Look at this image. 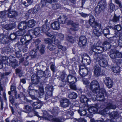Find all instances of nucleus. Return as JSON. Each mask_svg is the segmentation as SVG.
I'll list each match as a JSON object with an SVG mask.
<instances>
[{
    "instance_id": "nucleus-1",
    "label": "nucleus",
    "mask_w": 122,
    "mask_h": 122,
    "mask_svg": "<svg viewBox=\"0 0 122 122\" xmlns=\"http://www.w3.org/2000/svg\"><path fill=\"white\" fill-rule=\"evenodd\" d=\"M90 88L92 92L96 94L99 91L96 97V100L100 101H104V96H107V93L104 88L100 90L99 84L96 81L93 80L90 84Z\"/></svg>"
},
{
    "instance_id": "nucleus-2",
    "label": "nucleus",
    "mask_w": 122,
    "mask_h": 122,
    "mask_svg": "<svg viewBox=\"0 0 122 122\" xmlns=\"http://www.w3.org/2000/svg\"><path fill=\"white\" fill-rule=\"evenodd\" d=\"M88 23L90 25L94 28L93 33L97 36H100L101 34V32L100 30V27L96 21L95 19L92 15L89 17Z\"/></svg>"
},
{
    "instance_id": "nucleus-3",
    "label": "nucleus",
    "mask_w": 122,
    "mask_h": 122,
    "mask_svg": "<svg viewBox=\"0 0 122 122\" xmlns=\"http://www.w3.org/2000/svg\"><path fill=\"white\" fill-rule=\"evenodd\" d=\"M97 53L95 52L94 55V61L97 62L99 65L102 67L106 66L107 65V60L103 58L102 54Z\"/></svg>"
},
{
    "instance_id": "nucleus-4",
    "label": "nucleus",
    "mask_w": 122,
    "mask_h": 122,
    "mask_svg": "<svg viewBox=\"0 0 122 122\" xmlns=\"http://www.w3.org/2000/svg\"><path fill=\"white\" fill-rule=\"evenodd\" d=\"M103 45L104 46L103 47L92 46L91 48V51L96 53H101L103 52L104 50H107L110 48V45L108 42L105 41Z\"/></svg>"
},
{
    "instance_id": "nucleus-5",
    "label": "nucleus",
    "mask_w": 122,
    "mask_h": 122,
    "mask_svg": "<svg viewBox=\"0 0 122 122\" xmlns=\"http://www.w3.org/2000/svg\"><path fill=\"white\" fill-rule=\"evenodd\" d=\"M52 116L47 114L46 112H44V115L42 117L44 119L53 121V122H62V119L60 118H53Z\"/></svg>"
},
{
    "instance_id": "nucleus-6",
    "label": "nucleus",
    "mask_w": 122,
    "mask_h": 122,
    "mask_svg": "<svg viewBox=\"0 0 122 122\" xmlns=\"http://www.w3.org/2000/svg\"><path fill=\"white\" fill-rule=\"evenodd\" d=\"M98 5L99 6L98 8H96L95 9V11L97 13H99L104 9L107 5L105 1L101 0L98 3Z\"/></svg>"
},
{
    "instance_id": "nucleus-7",
    "label": "nucleus",
    "mask_w": 122,
    "mask_h": 122,
    "mask_svg": "<svg viewBox=\"0 0 122 122\" xmlns=\"http://www.w3.org/2000/svg\"><path fill=\"white\" fill-rule=\"evenodd\" d=\"M110 56L112 59H114L116 58L121 57L122 54L116 50H112L110 51Z\"/></svg>"
},
{
    "instance_id": "nucleus-8",
    "label": "nucleus",
    "mask_w": 122,
    "mask_h": 122,
    "mask_svg": "<svg viewBox=\"0 0 122 122\" xmlns=\"http://www.w3.org/2000/svg\"><path fill=\"white\" fill-rule=\"evenodd\" d=\"M46 94L45 96V99L47 100L52 95V91L53 90V87L51 85H48L46 87Z\"/></svg>"
},
{
    "instance_id": "nucleus-9",
    "label": "nucleus",
    "mask_w": 122,
    "mask_h": 122,
    "mask_svg": "<svg viewBox=\"0 0 122 122\" xmlns=\"http://www.w3.org/2000/svg\"><path fill=\"white\" fill-rule=\"evenodd\" d=\"M116 108L115 105H113L111 103L108 104L106 108L102 111V112H103L104 114H109V112H108L109 110L110 109H115Z\"/></svg>"
},
{
    "instance_id": "nucleus-10",
    "label": "nucleus",
    "mask_w": 122,
    "mask_h": 122,
    "mask_svg": "<svg viewBox=\"0 0 122 122\" xmlns=\"http://www.w3.org/2000/svg\"><path fill=\"white\" fill-rule=\"evenodd\" d=\"M79 72L80 75L82 77L86 76L88 73L87 69L82 66H80Z\"/></svg>"
},
{
    "instance_id": "nucleus-11",
    "label": "nucleus",
    "mask_w": 122,
    "mask_h": 122,
    "mask_svg": "<svg viewBox=\"0 0 122 122\" xmlns=\"http://www.w3.org/2000/svg\"><path fill=\"white\" fill-rule=\"evenodd\" d=\"M104 81L107 86L109 88L112 87L113 83L112 80L109 77H106L104 79Z\"/></svg>"
},
{
    "instance_id": "nucleus-12",
    "label": "nucleus",
    "mask_w": 122,
    "mask_h": 122,
    "mask_svg": "<svg viewBox=\"0 0 122 122\" xmlns=\"http://www.w3.org/2000/svg\"><path fill=\"white\" fill-rule=\"evenodd\" d=\"M13 51V48L10 45L3 47L2 49V52L3 53H5L7 54H10L12 53Z\"/></svg>"
},
{
    "instance_id": "nucleus-13",
    "label": "nucleus",
    "mask_w": 122,
    "mask_h": 122,
    "mask_svg": "<svg viewBox=\"0 0 122 122\" xmlns=\"http://www.w3.org/2000/svg\"><path fill=\"white\" fill-rule=\"evenodd\" d=\"M8 16L10 18H12L15 17L17 15V12L14 10H11L10 8L7 10Z\"/></svg>"
},
{
    "instance_id": "nucleus-14",
    "label": "nucleus",
    "mask_w": 122,
    "mask_h": 122,
    "mask_svg": "<svg viewBox=\"0 0 122 122\" xmlns=\"http://www.w3.org/2000/svg\"><path fill=\"white\" fill-rule=\"evenodd\" d=\"M69 100L66 98L62 99L60 102V106L62 107L66 108L68 107L69 104Z\"/></svg>"
},
{
    "instance_id": "nucleus-15",
    "label": "nucleus",
    "mask_w": 122,
    "mask_h": 122,
    "mask_svg": "<svg viewBox=\"0 0 122 122\" xmlns=\"http://www.w3.org/2000/svg\"><path fill=\"white\" fill-rule=\"evenodd\" d=\"M39 48V46H36V48H35L30 51L29 54L31 58H33L36 57L37 55V51L38 50Z\"/></svg>"
},
{
    "instance_id": "nucleus-16",
    "label": "nucleus",
    "mask_w": 122,
    "mask_h": 122,
    "mask_svg": "<svg viewBox=\"0 0 122 122\" xmlns=\"http://www.w3.org/2000/svg\"><path fill=\"white\" fill-rule=\"evenodd\" d=\"M94 70L95 76L97 77L99 76L101 72L100 67L98 65H96L94 67Z\"/></svg>"
},
{
    "instance_id": "nucleus-17",
    "label": "nucleus",
    "mask_w": 122,
    "mask_h": 122,
    "mask_svg": "<svg viewBox=\"0 0 122 122\" xmlns=\"http://www.w3.org/2000/svg\"><path fill=\"white\" fill-rule=\"evenodd\" d=\"M86 39L85 36H82L80 37L79 43V44L81 45V46H86Z\"/></svg>"
},
{
    "instance_id": "nucleus-18",
    "label": "nucleus",
    "mask_w": 122,
    "mask_h": 122,
    "mask_svg": "<svg viewBox=\"0 0 122 122\" xmlns=\"http://www.w3.org/2000/svg\"><path fill=\"white\" fill-rule=\"evenodd\" d=\"M54 43L57 46L58 48L62 50L63 51H65L66 50V48L64 46H63L60 44V42L57 39H54Z\"/></svg>"
},
{
    "instance_id": "nucleus-19",
    "label": "nucleus",
    "mask_w": 122,
    "mask_h": 122,
    "mask_svg": "<svg viewBox=\"0 0 122 122\" xmlns=\"http://www.w3.org/2000/svg\"><path fill=\"white\" fill-rule=\"evenodd\" d=\"M99 107L97 105L96 107H92L89 108L87 111L88 112V113L94 114L97 113Z\"/></svg>"
},
{
    "instance_id": "nucleus-20",
    "label": "nucleus",
    "mask_w": 122,
    "mask_h": 122,
    "mask_svg": "<svg viewBox=\"0 0 122 122\" xmlns=\"http://www.w3.org/2000/svg\"><path fill=\"white\" fill-rule=\"evenodd\" d=\"M27 27L26 23L25 21L21 22L18 25V28L20 30H24Z\"/></svg>"
},
{
    "instance_id": "nucleus-21",
    "label": "nucleus",
    "mask_w": 122,
    "mask_h": 122,
    "mask_svg": "<svg viewBox=\"0 0 122 122\" xmlns=\"http://www.w3.org/2000/svg\"><path fill=\"white\" fill-rule=\"evenodd\" d=\"M67 81L68 82V84L72 82H75L76 81V78L71 76V75H69L67 77Z\"/></svg>"
},
{
    "instance_id": "nucleus-22",
    "label": "nucleus",
    "mask_w": 122,
    "mask_h": 122,
    "mask_svg": "<svg viewBox=\"0 0 122 122\" xmlns=\"http://www.w3.org/2000/svg\"><path fill=\"white\" fill-rule=\"evenodd\" d=\"M93 97L90 98V99L87 98L86 97L85 95H82L80 97V100L81 102L83 103H87L89 101V100L92 99V100L94 99L93 98Z\"/></svg>"
},
{
    "instance_id": "nucleus-23",
    "label": "nucleus",
    "mask_w": 122,
    "mask_h": 122,
    "mask_svg": "<svg viewBox=\"0 0 122 122\" xmlns=\"http://www.w3.org/2000/svg\"><path fill=\"white\" fill-rule=\"evenodd\" d=\"M7 36L1 35L0 36V42L3 44L7 43L8 41V39Z\"/></svg>"
},
{
    "instance_id": "nucleus-24",
    "label": "nucleus",
    "mask_w": 122,
    "mask_h": 122,
    "mask_svg": "<svg viewBox=\"0 0 122 122\" xmlns=\"http://www.w3.org/2000/svg\"><path fill=\"white\" fill-rule=\"evenodd\" d=\"M40 79L37 77L36 75L33 74L31 77L32 82L33 84H37L38 82L39 79Z\"/></svg>"
},
{
    "instance_id": "nucleus-25",
    "label": "nucleus",
    "mask_w": 122,
    "mask_h": 122,
    "mask_svg": "<svg viewBox=\"0 0 122 122\" xmlns=\"http://www.w3.org/2000/svg\"><path fill=\"white\" fill-rule=\"evenodd\" d=\"M52 28L54 30H58L60 28V26L58 22L55 21L51 24Z\"/></svg>"
},
{
    "instance_id": "nucleus-26",
    "label": "nucleus",
    "mask_w": 122,
    "mask_h": 122,
    "mask_svg": "<svg viewBox=\"0 0 122 122\" xmlns=\"http://www.w3.org/2000/svg\"><path fill=\"white\" fill-rule=\"evenodd\" d=\"M66 18V17L65 15H62L60 16L58 18V22L60 23L64 24L65 23Z\"/></svg>"
},
{
    "instance_id": "nucleus-27",
    "label": "nucleus",
    "mask_w": 122,
    "mask_h": 122,
    "mask_svg": "<svg viewBox=\"0 0 122 122\" xmlns=\"http://www.w3.org/2000/svg\"><path fill=\"white\" fill-rule=\"evenodd\" d=\"M57 2V0H42L41 3L43 6H45L46 3L51 4L53 2Z\"/></svg>"
},
{
    "instance_id": "nucleus-28",
    "label": "nucleus",
    "mask_w": 122,
    "mask_h": 122,
    "mask_svg": "<svg viewBox=\"0 0 122 122\" xmlns=\"http://www.w3.org/2000/svg\"><path fill=\"white\" fill-rule=\"evenodd\" d=\"M36 74H37L36 75L37 77L42 80H43V78L42 79V78H44V77L43 76L44 72L43 71L41 70H39L37 72Z\"/></svg>"
},
{
    "instance_id": "nucleus-29",
    "label": "nucleus",
    "mask_w": 122,
    "mask_h": 122,
    "mask_svg": "<svg viewBox=\"0 0 122 122\" xmlns=\"http://www.w3.org/2000/svg\"><path fill=\"white\" fill-rule=\"evenodd\" d=\"M8 58L6 56H3L0 58V59L2 61V62L3 63L8 65L9 63Z\"/></svg>"
},
{
    "instance_id": "nucleus-30",
    "label": "nucleus",
    "mask_w": 122,
    "mask_h": 122,
    "mask_svg": "<svg viewBox=\"0 0 122 122\" xmlns=\"http://www.w3.org/2000/svg\"><path fill=\"white\" fill-rule=\"evenodd\" d=\"M33 0H22L23 4L25 6H28L30 5L33 2Z\"/></svg>"
},
{
    "instance_id": "nucleus-31",
    "label": "nucleus",
    "mask_w": 122,
    "mask_h": 122,
    "mask_svg": "<svg viewBox=\"0 0 122 122\" xmlns=\"http://www.w3.org/2000/svg\"><path fill=\"white\" fill-rule=\"evenodd\" d=\"M15 26V25L14 24H10L5 25L3 27L5 29L7 30H11Z\"/></svg>"
},
{
    "instance_id": "nucleus-32",
    "label": "nucleus",
    "mask_w": 122,
    "mask_h": 122,
    "mask_svg": "<svg viewBox=\"0 0 122 122\" xmlns=\"http://www.w3.org/2000/svg\"><path fill=\"white\" fill-rule=\"evenodd\" d=\"M36 22L33 20H29L27 23V25L29 27H32L35 25Z\"/></svg>"
},
{
    "instance_id": "nucleus-33",
    "label": "nucleus",
    "mask_w": 122,
    "mask_h": 122,
    "mask_svg": "<svg viewBox=\"0 0 122 122\" xmlns=\"http://www.w3.org/2000/svg\"><path fill=\"white\" fill-rule=\"evenodd\" d=\"M50 30V28L48 25H43L42 27L41 30L45 33L48 32Z\"/></svg>"
},
{
    "instance_id": "nucleus-34",
    "label": "nucleus",
    "mask_w": 122,
    "mask_h": 122,
    "mask_svg": "<svg viewBox=\"0 0 122 122\" xmlns=\"http://www.w3.org/2000/svg\"><path fill=\"white\" fill-rule=\"evenodd\" d=\"M26 35V36H27L31 40L33 36L35 35L33 30H30L28 31V33Z\"/></svg>"
},
{
    "instance_id": "nucleus-35",
    "label": "nucleus",
    "mask_w": 122,
    "mask_h": 122,
    "mask_svg": "<svg viewBox=\"0 0 122 122\" xmlns=\"http://www.w3.org/2000/svg\"><path fill=\"white\" fill-rule=\"evenodd\" d=\"M119 114L117 112L113 111L110 114V117L112 118H115L119 117Z\"/></svg>"
},
{
    "instance_id": "nucleus-36",
    "label": "nucleus",
    "mask_w": 122,
    "mask_h": 122,
    "mask_svg": "<svg viewBox=\"0 0 122 122\" xmlns=\"http://www.w3.org/2000/svg\"><path fill=\"white\" fill-rule=\"evenodd\" d=\"M110 29H109L107 28L104 29L102 33H103L104 36L107 38H108V37H107V36L110 35Z\"/></svg>"
},
{
    "instance_id": "nucleus-37",
    "label": "nucleus",
    "mask_w": 122,
    "mask_h": 122,
    "mask_svg": "<svg viewBox=\"0 0 122 122\" xmlns=\"http://www.w3.org/2000/svg\"><path fill=\"white\" fill-rule=\"evenodd\" d=\"M78 112L81 116H84L86 115L88 116L89 114L88 112L85 110H79L78 111Z\"/></svg>"
},
{
    "instance_id": "nucleus-38",
    "label": "nucleus",
    "mask_w": 122,
    "mask_h": 122,
    "mask_svg": "<svg viewBox=\"0 0 122 122\" xmlns=\"http://www.w3.org/2000/svg\"><path fill=\"white\" fill-rule=\"evenodd\" d=\"M23 108L27 112H30L32 110V107L28 105H25Z\"/></svg>"
},
{
    "instance_id": "nucleus-39",
    "label": "nucleus",
    "mask_w": 122,
    "mask_h": 122,
    "mask_svg": "<svg viewBox=\"0 0 122 122\" xmlns=\"http://www.w3.org/2000/svg\"><path fill=\"white\" fill-rule=\"evenodd\" d=\"M49 70L48 69L46 68L45 71H43L44 72V77H45L46 78H47L51 76V74L49 73Z\"/></svg>"
},
{
    "instance_id": "nucleus-40",
    "label": "nucleus",
    "mask_w": 122,
    "mask_h": 122,
    "mask_svg": "<svg viewBox=\"0 0 122 122\" xmlns=\"http://www.w3.org/2000/svg\"><path fill=\"white\" fill-rule=\"evenodd\" d=\"M120 17V15L117 16L115 14L114 15L112 20L114 22H118L119 21Z\"/></svg>"
},
{
    "instance_id": "nucleus-41",
    "label": "nucleus",
    "mask_w": 122,
    "mask_h": 122,
    "mask_svg": "<svg viewBox=\"0 0 122 122\" xmlns=\"http://www.w3.org/2000/svg\"><path fill=\"white\" fill-rule=\"evenodd\" d=\"M8 65L11 66L13 68H15L18 66V62L17 61L10 63Z\"/></svg>"
},
{
    "instance_id": "nucleus-42",
    "label": "nucleus",
    "mask_w": 122,
    "mask_h": 122,
    "mask_svg": "<svg viewBox=\"0 0 122 122\" xmlns=\"http://www.w3.org/2000/svg\"><path fill=\"white\" fill-rule=\"evenodd\" d=\"M25 33L24 30H20L16 31L15 34L16 36H20L23 35Z\"/></svg>"
},
{
    "instance_id": "nucleus-43",
    "label": "nucleus",
    "mask_w": 122,
    "mask_h": 122,
    "mask_svg": "<svg viewBox=\"0 0 122 122\" xmlns=\"http://www.w3.org/2000/svg\"><path fill=\"white\" fill-rule=\"evenodd\" d=\"M75 82H72L68 84L70 88L73 90H76V87L75 84Z\"/></svg>"
},
{
    "instance_id": "nucleus-44",
    "label": "nucleus",
    "mask_w": 122,
    "mask_h": 122,
    "mask_svg": "<svg viewBox=\"0 0 122 122\" xmlns=\"http://www.w3.org/2000/svg\"><path fill=\"white\" fill-rule=\"evenodd\" d=\"M33 31L34 35L36 36L38 35L40 33V29L39 27H37L35 28Z\"/></svg>"
},
{
    "instance_id": "nucleus-45",
    "label": "nucleus",
    "mask_w": 122,
    "mask_h": 122,
    "mask_svg": "<svg viewBox=\"0 0 122 122\" xmlns=\"http://www.w3.org/2000/svg\"><path fill=\"white\" fill-rule=\"evenodd\" d=\"M68 96L69 98L71 99H75L77 97L76 94L74 92L70 93Z\"/></svg>"
},
{
    "instance_id": "nucleus-46",
    "label": "nucleus",
    "mask_w": 122,
    "mask_h": 122,
    "mask_svg": "<svg viewBox=\"0 0 122 122\" xmlns=\"http://www.w3.org/2000/svg\"><path fill=\"white\" fill-rule=\"evenodd\" d=\"M48 48L50 50L52 51L54 50L56 48V47L52 44H49L47 46Z\"/></svg>"
},
{
    "instance_id": "nucleus-47",
    "label": "nucleus",
    "mask_w": 122,
    "mask_h": 122,
    "mask_svg": "<svg viewBox=\"0 0 122 122\" xmlns=\"http://www.w3.org/2000/svg\"><path fill=\"white\" fill-rule=\"evenodd\" d=\"M120 67L117 66L115 67H113L112 69L113 72L115 73H117L120 71Z\"/></svg>"
},
{
    "instance_id": "nucleus-48",
    "label": "nucleus",
    "mask_w": 122,
    "mask_h": 122,
    "mask_svg": "<svg viewBox=\"0 0 122 122\" xmlns=\"http://www.w3.org/2000/svg\"><path fill=\"white\" fill-rule=\"evenodd\" d=\"M16 35L14 33L11 34L8 37V38L11 40H13L15 39L16 38Z\"/></svg>"
},
{
    "instance_id": "nucleus-49",
    "label": "nucleus",
    "mask_w": 122,
    "mask_h": 122,
    "mask_svg": "<svg viewBox=\"0 0 122 122\" xmlns=\"http://www.w3.org/2000/svg\"><path fill=\"white\" fill-rule=\"evenodd\" d=\"M27 39H29V38L26 36V35L22 36L20 39V41L23 44H24V43L25 42L26 40Z\"/></svg>"
},
{
    "instance_id": "nucleus-50",
    "label": "nucleus",
    "mask_w": 122,
    "mask_h": 122,
    "mask_svg": "<svg viewBox=\"0 0 122 122\" xmlns=\"http://www.w3.org/2000/svg\"><path fill=\"white\" fill-rule=\"evenodd\" d=\"M8 61L9 62V64L10 63L13 62L14 61H16V60L15 59V58L11 56H9L8 58Z\"/></svg>"
},
{
    "instance_id": "nucleus-51",
    "label": "nucleus",
    "mask_w": 122,
    "mask_h": 122,
    "mask_svg": "<svg viewBox=\"0 0 122 122\" xmlns=\"http://www.w3.org/2000/svg\"><path fill=\"white\" fill-rule=\"evenodd\" d=\"M45 34L47 36L49 37H52V38L53 39L56 38V36L55 35L52 34L49 32H47L45 33Z\"/></svg>"
},
{
    "instance_id": "nucleus-52",
    "label": "nucleus",
    "mask_w": 122,
    "mask_h": 122,
    "mask_svg": "<svg viewBox=\"0 0 122 122\" xmlns=\"http://www.w3.org/2000/svg\"><path fill=\"white\" fill-rule=\"evenodd\" d=\"M44 41L46 44H51L53 43V41L49 38H45L44 39Z\"/></svg>"
},
{
    "instance_id": "nucleus-53",
    "label": "nucleus",
    "mask_w": 122,
    "mask_h": 122,
    "mask_svg": "<svg viewBox=\"0 0 122 122\" xmlns=\"http://www.w3.org/2000/svg\"><path fill=\"white\" fill-rule=\"evenodd\" d=\"M37 90L35 89L30 90L29 92V94L30 96L34 95L35 93H37Z\"/></svg>"
},
{
    "instance_id": "nucleus-54",
    "label": "nucleus",
    "mask_w": 122,
    "mask_h": 122,
    "mask_svg": "<svg viewBox=\"0 0 122 122\" xmlns=\"http://www.w3.org/2000/svg\"><path fill=\"white\" fill-rule=\"evenodd\" d=\"M122 27L120 24L115 25L114 27V28L118 31H120L122 29Z\"/></svg>"
},
{
    "instance_id": "nucleus-55",
    "label": "nucleus",
    "mask_w": 122,
    "mask_h": 122,
    "mask_svg": "<svg viewBox=\"0 0 122 122\" xmlns=\"http://www.w3.org/2000/svg\"><path fill=\"white\" fill-rule=\"evenodd\" d=\"M72 26L73 27V30H74L77 31V28L78 26V23H73L72 24Z\"/></svg>"
},
{
    "instance_id": "nucleus-56",
    "label": "nucleus",
    "mask_w": 122,
    "mask_h": 122,
    "mask_svg": "<svg viewBox=\"0 0 122 122\" xmlns=\"http://www.w3.org/2000/svg\"><path fill=\"white\" fill-rule=\"evenodd\" d=\"M67 39L68 41L71 43H73L74 41L73 38L71 36H68Z\"/></svg>"
},
{
    "instance_id": "nucleus-57",
    "label": "nucleus",
    "mask_w": 122,
    "mask_h": 122,
    "mask_svg": "<svg viewBox=\"0 0 122 122\" xmlns=\"http://www.w3.org/2000/svg\"><path fill=\"white\" fill-rule=\"evenodd\" d=\"M57 36L59 39L61 40H63L64 38V35L63 34L61 33H58L57 34Z\"/></svg>"
},
{
    "instance_id": "nucleus-58",
    "label": "nucleus",
    "mask_w": 122,
    "mask_h": 122,
    "mask_svg": "<svg viewBox=\"0 0 122 122\" xmlns=\"http://www.w3.org/2000/svg\"><path fill=\"white\" fill-rule=\"evenodd\" d=\"M52 6L54 9H56L60 8V5L58 3L56 4L53 5Z\"/></svg>"
},
{
    "instance_id": "nucleus-59",
    "label": "nucleus",
    "mask_w": 122,
    "mask_h": 122,
    "mask_svg": "<svg viewBox=\"0 0 122 122\" xmlns=\"http://www.w3.org/2000/svg\"><path fill=\"white\" fill-rule=\"evenodd\" d=\"M16 55L17 57H20L22 56V52L21 51H19L15 52Z\"/></svg>"
},
{
    "instance_id": "nucleus-60",
    "label": "nucleus",
    "mask_w": 122,
    "mask_h": 122,
    "mask_svg": "<svg viewBox=\"0 0 122 122\" xmlns=\"http://www.w3.org/2000/svg\"><path fill=\"white\" fill-rule=\"evenodd\" d=\"M39 9V7L38 6H36L34 8L33 11L35 13H36Z\"/></svg>"
},
{
    "instance_id": "nucleus-61",
    "label": "nucleus",
    "mask_w": 122,
    "mask_h": 122,
    "mask_svg": "<svg viewBox=\"0 0 122 122\" xmlns=\"http://www.w3.org/2000/svg\"><path fill=\"white\" fill-rule=\"evenodd\" d=\"M45 46L43 45H41V49L40 50V51L41 53H44L45 52L44 48Z\"/></svg>"
},
{
    "instance_id": "nucleus-62",
    "label": "nucleus",
    "mask_w": 122,
    "mask_h": 122,
    "mask_svg": "<svg viewBox=\"0 0 122 122\" xmlns=\"http://www.w3.org/2000/svg\"><path fill=\"white\" fill-rule=\"evenodd\" d=\"M78 13L82 17H86L88 16L89 15V14H86L83 12L81 13Z\"/></svg>"
},
{
    "instance_id": "nucleus-63",
    "label": "nucleus",
    "mask_w": 122,
    "mask_h": 122,
    "mask_svg": "<svg viewBox=\"0 0 122 122\" xmlns=\"http://www.w3.org/2000/svg\"><path fill=\"white\" fill-rule=\"evenodd\" d=\"M115 2L117 4L120 8H122V6L121 4V2L118 0H115Z\"/></svg>"
},
{
    "instance_id": "nucleus-64",
    "label": "nucleus",
    "mask_w": 122,
    "mask_h": 122,
    "mask_svg": "<svg viewBox=\"0 0 122 122\" xmlns=\"http://www.w3.org/2000/svg\"><path fill=\"white\" fill-rule=\"evenodd\" d=\"M78 122H86V120L84 118H80L77 119Z\"/></svg>"
}]
</instances>
